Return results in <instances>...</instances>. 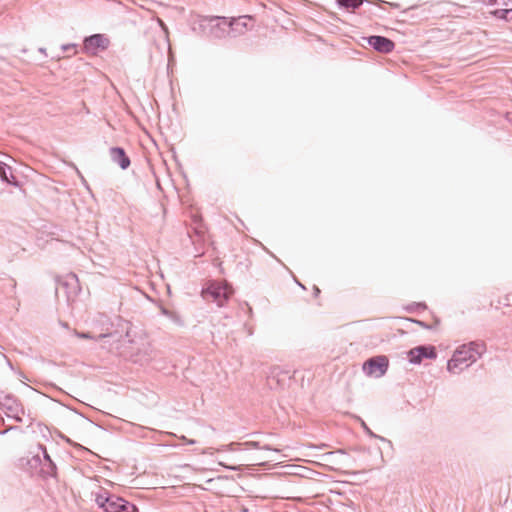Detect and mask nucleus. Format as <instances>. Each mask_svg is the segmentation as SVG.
Returning <instances> with one entry per match:
<instances>
[{"instance_id":"nucleus-1","label":"nucleus","mask_w":512,"mask_h":512,"mask_svg":"<svg viewBox=\"0 0 512 512\" xmlns=\"http://www.w3.org/2000/svg\"><path fill=\"white\" fill-rule=\"evenodd\" d=\"M485 352V344L470 342L459 346L447 363L450 373L458 374L474 363Z\"/></svg>"},{"instance_id":"nucleus-2","label":"nucleus","mask_w":512,"mask_h":512,"mask_svg":"<svg viewBox=\"0 0 512 512\" xmlns=\"http://www.w3.org/2000/svg\"><path fill=\"white\" fill-rule=\"evenodd\" d=\"M96 503L105 512H135L136 507L133 504L115 495L107 493L96 494Z\"/></svg>"},{"instance_id":"nucleus-3","label":"nucleus","mask_w":512,"mask_h":512,"mask_svg":"<svg viewBox=\"0 0 512 512\" xmlns=\"http://www.w3.org/2000/svg\"><path fill=\"white\" fill-rule=\"evenodd\" d=\"M232 294L233 289L226 282H212L203 290L204 298L217 302L219 306L223 305Z\"/></svg>"},{"instance_id":"nucleus-4","label":"nucleus","mask_w":512,"mask_h":512,"mask_svg":"<svg viewBox=\"0 0 512 512\" xmlns=\"http://www.w3.org/2000/svg\"><path fill=\"white\" fill-rule=\"evenodd\" d=\"M388 364L389 361L386 356H376L363 364V370L368 376L381 377L386 373Z\"/></svg>"},{"instance_id":"nucleus-5","label":"nucleus","mask_w":512,"mask_h":512,"mask_svg":"<svg viewBox=\"0 0 512 512\" xmlns=\"http://www.w3.org/2000/svg\"><path fill=\"white\" fill-rule=\"evenodd\" d=\"M108 45V38L101 34H95L85 39L84 50L91 55H96L98 52L105 50Z\"/></svg>"},{"instance_id":"nucleus-6","label":"nucleus","mask_w":512,"mask_h":512,"mask_svg":"<svg viewBox=\"0 0 512 512\" xmlns=\"http://www.w3.org/2000/svg\"><path fill=\"white\" fill-rule=\"evenodd\" d=\"M436 355L434 346H418L408 353L409 361L414 364H419L423 358L434 359Z\"/></svg>"},{"instance_id":"nucleus-7","label":"nucleus","mask_w":512,"mask_h":512,"mask_svg":"<svg viewBox=\"0 0 512 512\" xmlns=\"http://www.w3.org/2000/svg\"><path fill=\"white\" fill-rule=\"evenodd\" d=\"M495 7L491 14L497 18L512 21V0H492Z\"/></svg>"},{"instance_id":"nucleus-8","label":"nucleus","mask_w":512,"mask_h":512,"mask_svg":"<svg viewBox=\"0 0 512 512\" xmlns=\"http://www.w3.org/2000/svg\"><path fill=\"white\" fill-rule=\"evenodd\" d=\"M368 43L377 51L382 53H389L394 49V43L385 37L371 36Z\"/></svg>"},{"instance_id":"nucleus-9","label":"nucleus","mask_w":512,"mask_h":512,"mask_svg":"<svg viewBox=\"0 0 512 512\" xmlns=\"http://www.w3.org/2000/svg\"><path fill=\"white\" fill-rule=\"evenodd\" d=\"M111 158L118 163L122 169H126L130 165V160L122 148H112L110 150Z\"/></svg>"},{"instance_id":"nucleus-10","label":"nucleus","mask_w":512,"mask_h":512,"mask_svg":"<svg viewBox=\"0 0 512 512\" xmlns=\"http://www.w3.org/2000/svg\"><path fill=\"white\" fill-rule=\"evenodd\" d=\"M338 3L346 8L355 9L362 4V0H337Z\"/></svg>"},{"instance_id":"nucleus-11","label":"nucleus","mask_w":512,"mask_h":512,"mask_svg":"<svg viewBox=\"0 0 512 512\" xmlns=\"http://www.w3.org/2000/svg\"><path fill=\"white\" fill-rule=\"evenodd\" d=\"M0 176L2 177V179L6 181L8 180L4 168H0Z\"/></svg>"},{"instance_id":"nucleus-12","label":"nucleus","mask_w":512,"mask_h":512,"mask_svg":"<svg viewBox=\"0 0 512 512\" xmlns=\"http://www.w3.org/2000/svg\"><path fill=\"white\" fill-rule=\"evenodd\" d=\"M245 445L250 446V447H254V448H258V443L257 442H247Z\"/></svg>"},{"instance_id":"nucleus-13","label":"nucleus","mask_w":512,"mask_h":512,"mask_svg":"<svg viewBox=\"0 0 512 512\" xmlns=\"http://www.w3.org/2000/svg\"><path fill=\"white\" fill-rule=\"evenodd\" d=\"M158 22H159V24H160L162 27H164V23H163V21H162L161 19H159V20H158Z\"/></svg>"},{"instance_id":"nucleus-14","label":"nucleus","mask_w":512,"mask_h":512,"mask_svg":"<svg viewBox=\"0 0 512 512\" xmlns=\"http://www.w3.org/2000/svg\"><path fill=\"white\" fill-rule=\"evenodd\" d=\"M80 337L87 338L88 336L86 334H81Z\"/></svg>"}]
</instances>
